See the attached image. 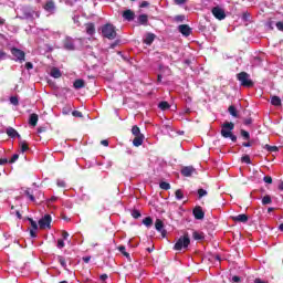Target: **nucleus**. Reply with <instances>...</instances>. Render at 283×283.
Listing matches in <instances>:
<instances>
[{
    "label": "nucleus",
    "instance_id": "nucleus-30",
    "mask_svg": "<svg viewBox=\"0 0 283 283\" xmlns=\"http://www.w3.org/2000/svg\"><path fill=\"white\" fill-rule=\"evenodd\" d=\"M192 238L193 240H205V232L193 231Z\"/></svg>",
    "mask_w": 283,
    "mask_h": 283
},
{
    "label": "nucleus",
    "instance_id": "nucleus-33",
    "mask_svg": "<svg viewBox=\"0 0 283 283\" xmlns=\"http://www.w3.org/2000/svg\"><path fill=\"white\" fill-rule=\"evenodd\" d=\"M159 187L164 190V191H169V189H171V185H169V182L167 181H161L159 184Z\"/></svg>",
    "mask_w": 283,
    "mask_h": 283
},
{
    "label": "nucleus",
    "instance_id": "nucleus-64",
    "mask_svg": "<svg viewBox=\"0 0 283 283\" xmlns=\"http://www.w3.org/2000/svg\"><path fill=\"white\" fill-rule=\"evenodd\" d=\"M0 165H8V159L7 158L0 159Z\"/></svg>",
    "mask_w": 283,
    "mask_h": 283
},
{
    "label": "nucleus",
    "instance_id": "nucleus-24",
    "mask_svg": "<svg viewBox=\"0 0 283 283\" xmlns=\"http://www.w3.org/2000/svg\"><path fill=\"white\" fill-rule=\"evenodd\" d=\"M73 87L75 90H83V87H85V80H75L74 83H73Z\"/></svg>",
    "mask_w": 283,
    "mask_h": 283
},
{
    "label": "nucleus",
    "instance_id": "nucleus-63",
    "mask_svg": "<svg viewBox=\"0 0 283 283\" xmlns=\"http://www.w3.org/2000/svg\"><path fill=\"white\" fill-rule=\"evenodd\" d=\"M31 238H36V230H30Z\"/></svg>",
    "mask_w": 283,
    "mask_h": 283
},
{
    "label": "nucleus",
    "instance_id": "nucleus-8",
    "mask_svg": "<svg viewBox=\"0 0 283 283\" xmlns=\"http://www.w3.org/2000/svg\"><path fill=\"white\" fill-rule=\"evenodd\" d=\"M155 229L156 231H159V233H161V238H167V230H165V223L163 222V220H156Z\"/></svg>",
    "mask_w": 283,
    "mask_h": 283
},
{
    "label": "nucleus",
    "instance_id": "nucleus-2",
    "mask_svg": "<svg viewBox=\"0 0 283 283\" xmlns=\"http://www.w3.org/2000/svg\"><path fill=\"white\" fill-rule=\"evenodd\" d=\"M118 33H116V27L112 23H106L102 27V36L104 39H108L109 41H114Z\"/></svg>",
    "mask_w": 283,
    "mask_h": 283
},
{
    "label": "nucleus",
    "instance_id": "nucleus-12",
    "mask_svg": "<svg viewBox=\"0 0 283 283\" xmlns=\"http://www.w3.org/2000/svg\"><path fill=\"white\" fill-rule=\"evenodd\" d=\"M122 17L125 21H134V19H136V13L132 9H128L122 13Z\"/></svg>",
    "mask_w": 283,
    "mask_h": 283
},
{
    "label": "nucleus",
    "instance_id": "nucleus-25",
    "mask_svg": "<svg viewBox=\"0 0 283 283\" xmlns=\"http://www.w3.org/2000/svg\"><path fill=\"white\" fill-rule=\"evenodd\" d=\"M96 32V27H94V23L86 24V33L92 36Z\"/></svg>",
    "mask_w": 283,
    "mask_h": 283
},
{
    "label": "nucleus",
    "instance_id": "nucleus-49",
    "mask_svg": "<svg viewBox=\"0 0 283 283\" xmlns=\"http://www.w3.org/2000/svg\"><path fill=\"white\" fill-rule=\"evenodd\" d=\"M17 160H19V154H14L11 159L9 160V163L12 165L14 163H17Z\"/></svg>",
    "mask_w": 283,
    "mask_h": 283
},
{
    "label": "nucleus",
    "instance_id": "nucleus-11",
    "mask_svg": "<svg viewBox=\"0 0 283 283\" xmlns=\"http://www.w3.org/2000/svg\"><path fill=\"white\" fill-rule=\"evenodd\" d=\"M63 45H64V49L65 50H69V51H74L76 50V46L74 45V39L67 36L64 39L63 41Z\"/></svg>",
    "mask_w": 283,
    "mask_h": 283
},
{
    "label": "nucleus",
    "instance_id": "nucleus-60",
    "mask_svg": "<svg viewBox=\"0 0 283 283\" xmlns=\"http://www.w3.org/2000/svg\"><path fill=\"white\" fill-rule=\"evenodd\" d=\"M8 54L4 51H0V61H3Z\"/></svg>",
    "mask_w": 283,
    "mask_h": 283
},
{
    "label": "nucleus",
    "instance_id": "nucleus-31",
    "mask_svg": "<svg viewBox=\"0 0 283 283\" xmlns=\"http://www.w3.org/2000/svg\"><path fill=\"white\" fill-rule=\"evenodd\" d=\"M20 149H21L22 154H25V151H29L30 146H28V142H25V140L20 142Z\"/></svg>",
    "mask_w": 283,
    "mask_h": 283
},
{
    "label": "nucleus",
    "instance_id": "nucleus-57",
    "mask_svg": "<svg viewBox=\"0 0 283 283\" xmlns=\"http://www.w3.org/2000/svg\"><path fill=\"white\" fill-rule=\"evenodd\" d=\"M101 145H103L104 147H109V140L103 139L101 140Z\"/></svg>",
    "mask_w": 283,
    "mask_h": 283
},
{
    "label": "nucleus",
    "instance_id": "nucleus-45",
    "mask_svg": "<svg viewBox=\"0 0 283 283\" xmlns=\"http://www.w3.org/2000/svg\"><path fill=\"white\" fill-rule=\"evenodd\" d=\"M10 103H11V105H19V97H17V96H11L10 97Z\"/></svg>",
    "mask_w": 283,
    "mask_h": 283
},
{
    "label": "nucleus",
    "instance_id": "nucleus-21",
    "mask_svg": "<svg viewBox=\"0 0 283 283\" xmlns=\"http://www.w3.org/2000/svg\"><path fill=\"white\" fill-rule=\"evenodd\" d=\"M143 140H145V135L135 136L133 139L134 147H140V145H143Z\"/></svg>",
    "mask_w": 283,
    "mask_h": 283
},
{
    "label": "nucleus",
    "instance_id": "nucleus-26",
    "mask_svg": "<svg viewBox=\"0 0 283 283\" xmlns=\"http://www.w3.org/2000/svg\"><path fill=\"white\" fill-rule=\"evenodd\" d=\"M228 112H229L230 116H233V118L240 117V115L238 114V108H235L233 105L229 106Z\"/></svg>",
    "mask_w": 283,
    "mask_h": 283
},
{
    "label": "nucleus",
    "instance_id": "nucleus-51",
    "mask_svg": "<svg viewBox=\"0 0 283 283\" xmlns=\"http://www.w3.org/2000/svg\"><path fill=\"white\" fill-rule=\"evenodd\" d=\"M249 19H251V13L244 12V13L242 14V20H243V21H249Z\"/></svg>",
    "mask_w": 283,
    "mask_h": 283
},
{
    "label": "nucleus",
    "instance_id": "nucleus-50",
    "mask_svg": "<svg viewBox=\"0 0 283 283\" xmlns=\"http://www.w3.org/2000/svg\"><path fill=\"white\" fill-rule=\"evenodd\" d=\"M65 247V241L63 239L57 240V249H63Z\"/></svg>",
    "mask_w": 283,
    "mask_h": 283
},
{
    "label": "nucleus",
    "instance_id": "nucleus-43",
    "mask_svg": "<svg viewBox=\"0 0 283 283\" xmlns=\"http://www.w3.org/2000/svg\"><path fill=\"white\" fill-rule=\"evenodd\" d=\"M57 262H60L61 266H63V269H65V266H67V263L65 262V258L59 255L57 256Z\"/></svg>",
    "mask_w": 283,
    "mask_h": 283
},
{
    "label": "nucleus",
    "instance_id": "nucleus-14",
    "mask_svg": "<svg viewBox=\"0 0 283 283\" xmlns=\"http://www.w3.org/2000/svg\"><path fill=\"white\" fill-rule=\"evenodd\" d=\"M33 198H35V203L41 205L45 200V195L41 190L34 189Z\"/></svg>",
    "mask_w": 283,
    "mask_h": 283
},
{
    "label": "nucleus",
    "instance_id": "nucleus-36",
    "mask_svg": "<svg viewBox=\"0 0 283 283\" xmlns=\"http://www.w3.org/2000/svg\"><path fill=\"white\" fill-rule=\"evenodd\" d=\"M132 134H133V136H143V134L140 133V127H138L136 125L133 126Z\"/></svg>",
    "mask_w": 283,
    "mask_h": 283
},
{
    "label": "nucleus",
    "instance_id": "nucleus-23",
    "mask_svg": "<svg viewBox=\"0 0 283 283\" xmlns=\"http://www.w3.org/2000/svg\"><path fill=\"white\" fill-rule=\"evenodd\" d=\"M271 105H273L274 107H280L282 106V98H280V96L274 95L271 97Z\"/></svg>",
    "mask_w": 283,
    "mask_h": 283
},
{
    "label": "nucleus",
    "instance_id": "nucleus-27",
    "mask_svg": "<svg viewBox=\"0 0 283 283\" xmlns=\"http://www.w3.org/2000/svg\"><path fill=\"white\" fill-rule=\"evenodd\" d=\"M51 76L53 78H61L62 74H61V70H59L57 67H53L51 69Z\"/></svg>",
    "mask_w": 283,
    "mask_h": 283
},
{
    "label": "nucleus",
    "instance_id": "nucleus-41",
    "mask_svg": "<svg viewBox=\"0 0 283 283\" xmlns=\"http://www.w3.org/2000/svg\"><path fill=\"white\" fill-rule=\"evenodd\" d=\"M175 196L177 200H182V198H185V193L180 189L176 190Z\"/></svg>",
    "mask_w": 283,
    "mask_h": 283
},
{
    "label": "nucleus",
    "instance_id": "nucleus-40",
    "mask_svg": "<svg viewBox=\"0 0 283 283\" xmlns=\"http://www.w3.org/2000/svg\"><path fill=\"white\" fill-rule=\"evenodd\" d=\"M197 193H198V198H199V200H201V198H205V196H207V190H205V189H202V188H199L198 190H197Z\"/></svg>",
    "mask_w": 283,
    "mask_h": 283
},
{
    "label": "nucleus",
    "instance_id": "nucleus-6",
    "mask_svg": "<svg viewBox=\"0 0 283 283\" xmlns=\"http://www.w3.org/2000/svg\"><path fill=\"white\" fill-rule=\"evenodd\" d=\"M11 54L15 57V61H19V63H23L25 61V52L21 49L12 48Z\"/></svg>",
    "mask_w": 283,
    "mask_h": 283
},
{
    "label": "nucleus",
    "instance_id": "nucleus-16",
    "mask_svg": "<svg viewBox=\"0 0 283 283\" xmlns=\"http://www.w3.org/2000/svg\"><path fill=\"white\" fill-rule=\"evenodd\" d=\"M156 41V34L154 33H146L145 39L143 40V43L146 45H151Z\"/></svg>",
    "mask_w": 283,
    "mask_h": 283
},
{
    "label": "nucleus",
    "instance_id": "nucleus-13",
    "mask_svg": "<svg viewBox=\"0 0 283 283\" xmlns=\"http://www.w3.org/2000/svg\"><path fill=\"white\" fill-rule=\"evenodd\" d=\"M178 31L180 32V34H182L184 36H190L191 35V27H189L188 24H181L178 27Z\"/></svg>",
    "mask_w": 283,
    "mask_h": 283
},
{
    "label": "nucleus",
    "instance_id": "nucleus-9",
    "mask_svg": "<svg viewBox=\"0 0 283 283\" xmlns=\"http://www.w3.org/2000/svg\"><path fill=\"white\" fill-rule=\"evenodd\" d=\"M196 174V168L193 166H185L181 168V176H185V178H191Z\"/></svg>",
    "mask_w": 283,
    "mask_h": 283
},
{
    "label": "nucleus",
    "instance_id": "nucleus-5",
    "mask_svg": "<svg viewBox=\"0 0 283 283\" xmlns=\"http://www.w3.org/2000/svg\"><path fill=\"white\" fill-rule=\"evenodd\" d=\"M40 229H52V216L45 214L38 221Z\"/></svg>",
    "mask_w": 283,
    "mask_h": 283
},
{
    "label": "nucleus",
    "instance_id": "nucleus-54",
    "mask_svg": "<svg viewBox=\"0 0 283 283\" xmlns=\"http://www.w3.org/2000/svg\"><path fill=\"white\" fill-rule=\"evenodd\" d=\"M45 132H48V127H45V126H40V127L38 128V134H43V133H45Z\"/></svg>",
    "mask_w": 283,
    "mask_h": 283
},
{
    "label": "nucleus",
    "instance_id": "nucleus-29",
    "mask_svg": "<svg viewBox=\"0 0 283 283\" xmlns=\"http://www.w3.org/2000/svg\"><path fill=\"white\" fill-rule=\"evenodd\" d=\"M159 109H161L163 112H167V109H169L171 107V105H169V102H160L158 104Z\"/></svg>",
    "mask_w": 283,
    "mask_h": 283
},
{
    "label": "nucleus",
    "instance_id": "nucleus-62",
    "mask_svg": "<svg viewBox=\"0 0 283 283\" xmlns=\"http://www.w3.org/2000/svg\"><path fill=\"white\" fill-rule=\"evenodd\" d=\"M148 6H149V2L143 1V2L139 4V8H147Z\"/></svg>",
    "mask_w": 283,
    "mask_h": 283
},
{
    "label": "nucleus",
    "instance_id": "nucleus-19",
    "mask_svg": "<svg viewBox=\"0 0 283 283\" xmlns=\"http://www.w3.org/2000/svg\"><path fill=\"white\" fill-rule=\"evenodd\" d=\"M24 196H27L31 202H36V198L34 197V189L27 188L24 190Z\"/></svg>",
    "mask_w": 283,
    "mask_h": 283
},
{
    "label": "nucleus",
    "instance_id": "nucleus-48",
    "mask_svg": "<svg viewBox=\"0 0 283 283\" xmlns=\"http://www.w3.org/2000/svg\"><path fill=\"white\" fill-rule=\"evenodd\" d=\"M263 181L266 182V185H273V178L271 176H265Z\"/></svg>",
    "mask_w": 283,
    "mask_h": 283
},
{
    "label": "nucleus",
    "instance_id": "nucleus-39",
    "mask_svg": "<svg viewBox=\"0 0 283 283\" xmlns=\"http://www.w3.org/2000/svg\"><path fill=\"white\" fill-rule=\"evenodd\" d=\"M185 19H186L185 14H180V15H176L174 18V21L175 23H184Z\"/></svg>",
    "mask_w": 283,
    "mask_h": 283
},
{
    "label": "nucleus",
    "instance_id": "nucleus-46",
    "mask_svg": "<svg viewBox=\"0 0 283 283\" xmlns=\"http://www.w3.org/2000/svg\"><path fill=\"white\" fill-rule=\"evenodd\" d=\"M72 116L75 118H83V113H81V111H73Z\"/></svg>",
    "mask_w": 283,
    "mask_h": 283
},
{
    "label": "nucleus",
    "instance_id": "nucleus-35",
    "mask_svg": "<svg viewBox=\"0 0 283 283\" xmlns=\"http://www.w3.org/2000/svg\"><path fill=\"white\" fill-rule=\"evenodd\" d=\"M28 220H29V222L31 224V230L38 231L39 224L36 223V221H34V219H32V218H28Z\"/></svg>",
    "mask_w": 283,
    "mask_h": 283
},
{
    "label": "nucleus",
    "instance_id": "nucleus-22",
    "mask_svg": "<svg viewBox=\"0 0 283 283\" xmlns=\"http://www.w3.org/2000/svg\"><path fill=\"white\" fill-rule=\"evenodd\" d=\"M137 21H138L139 25H147V23H149V17L147 14H140L137 18Z\"/></svg>",
    "mask_w": 283,
    "mask_h": 283
},
{
    "label": "nucleus",
    "instance_id": "nucleus-28",
    "mask_svg": "<svg viewBox=\"0 0 283 283\" xmlns=\"http://www.w3.org/2000/svg\"><path fill=\"white\" fill-rule=\"evenodd\" d=\"M118 251H119L125 258H127V260H129V262H132V256H130L129 253L126 251L125 245H119V247H118Z\"/></svg>",
    "mask_w": 283,
    "mask_h": 283
},
{
    "label": "nucleus",
    "instance_id": "nucleus-17",
    "mask_svg": "<svg viewBox=\"0 0 283 283\" xmlns=\"http://www.w3.org/2000/svg\"><path fill=\"white\" fill-rule=\"evenodd\" d=\"M43 8L46 12H54L56 8V6L54 4V0H46Z\"/></svg>",
    "mask_w": 283,
    "mask_h": 283
},
{
    "label": "nucleus",
    "instance_id": "nucleus-32",
    "mask_svg": "<svg viewBox=\"0 0 283 283\" xmlns=\"http://www.w3.org/2000/svg\"><path fill=\"white\" fill-rule=\"evenodd\" d=\"M143 224H145V227H147L149 229V227H151V224H154V219H151V217H146L143 220Z\"/></svg>",
    "mask_w": 283,
    "mask_h": 283
},
{
    "label": "nucleus",
    "instance_id": "nucleus-56",
    "mask_svg": "<svg viewBox=\"0 0 283 283\" xmlns=\"http://www.w3.org/2000/svg\"><path fill=\"white\" fill-rule=\"evenodd\" d=\"M232 282L240 283V282H242V279H240V276H238V275H234V276H232Z\"/></svg>",
    "mask_w": 283,
    "mask_h": 283
},
{
    "label": "nucleus",
    "instance_id": "nucleus-37",
    "mask_svg": "<svg viewBox=\"0 0 283 283\" xmlns=\"http://www.w3.org/2000/svg\"><path fill=\"white\" fill-rule=\"evenodd\" d=\"M240 134L244 140H251V134H249V132L241 129Z\"/></svg>",
    "mask_w": 283,
    "mask_h": 283
},
{
    "label": "nucleus",
    "instance_id": "nucleus-38",
    "mask_svg": "<svg viewBox=\"0 0 283 283\" xmlns=\"http://www.w3.org/2000/svg\"><path fill=\"white\" fill-rule=\"evenodd\" d=\"M271 202H273V199H271V196L269 195H265L263 198H262V205H271Z\"/></svg>",
    "mask_w": 283,
    "mask_h": 283
},
{
    "label": "nucleus",
    "instance_id": "nucleus-52",
    "mask_svg": "<svg viewBox=\"0 0 283 283\" xmlns=\"http://www.w3.org/2000/svg\"><path fill=\"white\" fill-rule=\"evenodd\" d=\"M174 3L176 6H185V3H187V0H174Z\"/></svg>",
    "mask_w": 283,
    "mask_h": 283
},
{
    "label": "nucleus",
    "instance_id": "nucleus-20",
    "mask_svg": "<svg viewBox=\"0 0 283 283\" xmlns=\"http://www.w3.org/2000/svg\"><path fill=\"white\" fill-rule=\"evenodd\" d=\"M38 123H39V115L36 113L31 114L29 117V125H31L32 127H36Z\"/></svg>",
    "mask_w": 283,
    "mask_h": 283
},
{
    "label": "nucleus",
    "instance_id": "nucleus-4",
    "mask_svg": "<svg viewBox=\"0 0 283 283\" xmlns=\"http://www.w3.org/2000/svg\"><path fill=\"white\" fill-rule=\"evenodd\" d=\"M189 244H191V239L189 234H185L180 237L174 245L175 251H182V249H188Z\"/></svg>",
    "mask_w": 283,
    "mask_h": 283
},
{
    "label": "nucleus",
    "instance_id": "nucleus-15",
    "mask_svg": "<svg viewBox=\"0 0 283 283\" xmlns=\"http://www.w3.org/2000/svg\"><path fill=\"white\" fill-rule=\"evenodd\" d=\"M6 134H7V136H9V138H20L21 139V135L13 127H8Z\"/></svg>",
    "mask_w": 283,
    "mask_h": 283
},
{
    "label": "nucleus",
    "instance_id": "nucleus-58",
    "mask_svg": "<svg viewBox=\"0 0 283 283\" xmlns=\"http://www.w3.org/2000/svg\"><path fill=\"white\" fill-rule=\"evenodd\" d=\"M82 260L83 262H85V264H90V260H92V256H83Z\"/></svg>",
    "mask_w": 283,
    "mask_h": 283
},
{
    "label": "nucleus",
    "instance_id": "nucleus-1",
    "mask_svg": "<svg viewBox=\"0 0 283 283\" xmlns=\"http://www.w3.org/2000/svg\"><path fill=\"white\" fill-rule=\"evenodd\" d=\"M233 129H235L233 122L223 123L221 126V136L223 138H230L232 143H238V136L233 135Z\"/></svg>",
    "mask_w": 283,
    "mask_h": 283
},
{
    "label": "nucleus",
    "instance_id": "nucleus-44",
    "mask_svg": "<svg viewBox=\"0 0 283 283\" xmlns=\"http://www.w3.org/2000/svg\"><path fill=\"white\" fill-rule=\"evenodd\" d=\"M140 216H143V214L140 213L139 210H136V209L133 210L132 217L135 218V220H138V218H140Z\"/></svg>",
    "mask_w": 283,
    "mask_h": 283
},
{
    "label": "nucleus",
    "instance_id": "nucleus-53",
    "mask_svg": "<svg viewBox=\"0 0 283 283\" xmlns=\"http://www.w3.org/2000/svg\"><path fill=\"white\" fill-rule=\"evenodd\" d=\"M276 30H279L280 32H283V22L282 21L276 22Z\"/></svg>",
    "mask_w": 283,
    "mask_h": 283
},
{
    "label": "nucleus",
    "instance_id": "nucleus-61",
    "mask_svg": "<svg viewBox=\"0 0 283 283\" xmlns=\"http://www.w3.org/2000/svg\"><path fill=\"white\" fill-rule=\"evenodd\" d=\"M253 145V140L252 142H248V143H243L242 147H252Z\"/></svg>",
    "mask_w": 283,
    "mask_h": 283
},
{
    "label": "nucleus",
    "instance_id": "nucleus-42",
    "mask_svg": "<svg viewBox=\"0 0 283 283\" xmlns=\"http://www.w3.org/2000/svg\"><path fill=\"white\" fill-rule=\"evenodd\" d=\"M241 163H245V165H251V157L249 155L241 157Z\"/></svg>",
    "mask_w": 283,
    "mask_h": 283
},
{
    "label": "nucleus",
    "instance_id": "nucleus-55",
    "mask_svg": "<svg viewBox=\"0 0 283 283\" xmlns=\"http://www.w3.org/2000/svg\"><path fill=\"white\" fill-rule=\"evenodd\" d=\"M25 69L27 70H34V64H32V62H27L25 63Z\"/></svg>",
    "mask_w": 283,
    "mask_h": 283
},
{
    "label": "nucleus",
    "instance_id": "nucleus-7",
    "mask_svg": "<svg viewBox=\"0 0 283 283\" xmlns=\"http://www.w3.org/2000/svg\"><path fill=\"white\" fill-rule=\"evenodd\" d=\"M214 19H218L219 21H223V19H227V13L224 12V9L220 7H214L211 10Z\"/></svg>",
    "mask_w": 283,
    "mask_h": 283
},
{
    "label": "nucleus",
    "instance_id": "nucleus-34",
    "mask_svg": "<svg viewBox=\"0 0 283 283\" xmlns=\"http://www.w3.org/2000/svg\"><path fill=\"white\" fill-rule=\"evenodd\" d=\"M263 149H266V151H270V153H275V151H279V148L277 146H271L269 144H266Z\"/></svg>",
    "mask_w": 283,
    "mask_h": 283
},
{
    "label": "nucleus",
    "instance_id": "nucleus-10",
    "mask_svg": "<svg viewBox=\"0 0 283 283\" xmlns=\"http://www.w3.org/2000/svg\"><path fill=\"white\" fill-rule=\"evenodd\" d=\"M192 214L195 216V220H205V211L200 206L193 208Z\"/></svg>",
    "mask_w": 283,
    "mask_h": 283
},
{
    "label": "nucleus",
    "instance_id": "nucleus-47",
    "mask_svg": "<svg viewBox=\"0 0 283 283\" xmlns=\"http://www.w3.org/2000/svg\"><path fill=\"white\" fill-rule=\"evenodd\" d=\"M243 124L249 127V125H253V118L248 117L245 119H243Z\"/></svg>",
    "mask_w": 283,
    "mask_h": 283
},
{
    "label": "nucleus",
    "instance_id": "nucleus-3",
    "mask_svg": "<svg viewBox=\"0 0 283 283\" xmlns=\"http://www.w3.org/2000/svg\"><path fill=\"white\" fill-rule=\"evenodd\" d=\"M237 78L240 82L242 87H253L255 83L251 80V75L247 72H240L237 74Z\"/></svg>",
    "mask_w": 283,
    "mask_h": 283
},
{
    "label": "nucleus",
    "instance_id": "nucleus-59",
    "mask_svg": "<svg viewBox=\"0 0 283 283\" xmlns=\"http://www.w3.org/2000/svg\"><path fill=\"white\" fill-rule=\"evenodd\" d=\"M62 238H63V240H67V238H70V233L67 231H63Z\"/></svg>",
    "mask_w": 283,
    "mask_h": 283
},
{
    "label": "nucleus",
    "instance_id": "nucleus-18",
    "mask_svg": "<svg viewBox=\"0 0 283 283\" xmlns=\"http://www.w3.org/2000/svg\"><path fill=\"white\" fill-rule=\"evenodd\" d=\"M232 220H233V222H243V223H247V222H249V216L242 213V214L232 217Z\"/></svg>",
    "mask_w": 283,
    "mask_h": 283
}]
</instances>
